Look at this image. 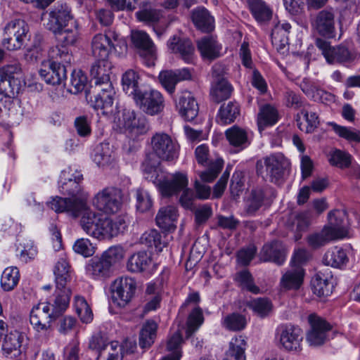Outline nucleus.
Wrapping results in <instances>:
<instances>
[{
	"label": "nucleus",
	"instance_id": "nucleus-33",
	"mask_svg": "<svg viewBox=\"0 0 360 360\" xmlns=\"http://www.w3.org/2000/svg\"><path fill=\"white\" fill-rule=\"evenodd\" d=\"M225 134L230 145L240 150L244 149L250 143L247 131L238 126L235 125L226 129Z\"/></svg>",
	"mask_w": 360,
	"mask_h": 360
},
{
	"label": "nucleus",
	"instance_id": "nucleus-55",
	"mask_svg": "<svg viewBox=\"0 0 360 360\" xmlns=\"http://www.w3.org/2000/svg\"><path fill=\"white\" fill-rule=\"evenodd\" d=\"M264 194L262 190L255 189L251 192L246 201L245 210L248 214H252L262 206Z\"/></svg>",
	"mask_w": 360,
	"mask_h": 360
},
{
	"label": "nucleus",
	"instance_id": "nucleus-8",
	"mask_svg": "<svg viewBox=\"0 0 360 360\" xmlns=\"http://www.w3.org/2000/svg\"><path fill=\"white\" fill-rule=\"evenodd\" d=\"M276 339L283 349L288 352H299L302 349L303 333L298 326L281 324L276 328Z\"/></svg>",
	"mask_w": 360,
	"mask_h": 360
},
{
	"label": "nucleus",
	"instance_id": "nucleus-27",
	"mask_svg": "<svg viewBox=\"0 0 360 360\" xmlns=\"http://www.w3.org/2000/svg\"><path fill=\"white\" fill-rule=\"evenodd\" d=\"M304 272L301 266H292L282 276L280 286L285 290H297L303 283Z\"/></svg>",
	"mask_w": 360,
	"mask_h": 360
},
{
	"label": "nucleus",
	"instance_id": "nucleus-24",
	"mask_svg": "<svg viewBox=\"0 0 360 360\" xmlns=\"http://www.w3.org/2000/svg\"><path fill=\"white\" fill-rule=\"evenodd\" d=\"M259 257L264 262H271L280 266L285 261L286 250L281 242L274 240L263 246Z\"/></svg>",
	"mask_w": 360,
	"mask_h": 360
},
{
	"label": "nucleus",
	"instance_id": "nucleus-28",
	"mask_svg": "<svg viewBox=\"0 0 360 360\" xmlns=\"http://www.w3.org/2000/svg\"><path fill=\"white\" fill-rule=\"evenodd\" d=\"M113 44L105 34H98L95 35L91 41V52L97 59H108Z\"/></svg>",
	"mask_w": 360,
	"mask_h": 360
},
{
	"label": "nucleus",
	"instance_id": "nucleus-53",
	"mask_svg": "<svg viewBox=\"0 0 360 360\" xmlns=\"http://www.w3.org/2000/svg\"><path fill=\"white\" fill-rule=\"evenodd\" d=\"M161 236L159 232L155 229L146 231L140 238L141 243L149 247H154L157 251H162L165 246L161 243Z\"/></svg>",
	"mask_w": 360,
	"mask_h": 360
},
{
	"label": "nucleus",
	"instance_id": "nucleus-30",
	"mask_svg": "<svg viewBox=\"0 0 360 360\" xmlns=\"http://www.w3.org/2000/svg\"><path fill=\"white\" fill-rule=\"evenodd\" d=\"M177 210L175 207L167 206L162 207L156 216L157 225L165 231L174 230L176 227L175 222L177 220Z\"/></svg>",
	"mask_w": 360,
	"mask_h": 360
},
{
	"label": "nucleus",
	"instance_id": "nucleus-34",
	"mask_svg": "<svg viewBox=\"0 0 360 360\" xmlns=\"http://www.w3.org/2000/svg\"><path fill=\"white\" fill-rule=\"evenodd\" d=\"M296 121L300 129L306 133L313 132L319 123L316 113L306 108L297 114Z\"/></svg>",
	"mask_w": 360,
	"mask_h": 360
},
{
	"label": "nucleus",
	"instance_id": "nucleus-49",
	"mask_svg": "<svg viewBox=\"0 0 360 360\" xmlns=\"http://www.w3.org/2000/svg\"><path fill=\"white\" fill-rule=\"evenodd\" d=\"M51 32L54 34L57 43L68 48L75 45L78 40L79 34L76 30L65 29V27Z\"/></svg>",
	"mask_w": 360,
	"mask_h": 360
},
{
	"label": "nucleus",
	"instance_id": "nucleus-16",
	"mask_svg": "<svg viewBox=\"0 0 360 360\" xmlns=\"http://www.w3.org/2000/svg\"><path fill=\"white\" fill-rule=\"evenodd\" d=\"M309 321L311 329L307 334V341L311 346H320L328 340L330 326L326 321L316 315H310Z\"/></svg>",
	"mask_w": 360,
	"mask_h": 360
},
{
	"label": "nucleus",
	"instance_id": "nucleus-64",
	"mask_svg": "<svg viewBox=\"0 0 360 360\" xmlns=\"http://www.w3.org/2000/svg\"><path fill=\"white\" fill-rule=\"evenodd\" d=\"M102 256L110 262L111 266L120 262L124 256V250L120 245L112 246L105 250Z\"/></svg>",
	"mask_w": 360,
	"mask_h": 360
},
{
	"label": "nucleus",
	"instance_id": "nucleus-4",
	"mask_svg": "<svg viewBox=\"0 0 360 360\" xmlns=\"http://www.w3.org/2000/svg\"><path fill=\"white\" fill-rule=\"evenodd\" d=\"M82 181H58V189L61 194L69 196L61 198L56 196L48 202L49 207L56 212H66L70 215H77L79 210L85 207L89 194L81 186Z\"/></svg>",
	"mask_w": 360,
	"mask_h": 360
},
{
	"label": "nucleus",
	"instance_id": "nucleus-20",
	"mask_svg": "<svg viewBox=\"0 0 360 360\" xmlns=\"http://www.w3.org/2000/svg\"><path fill=\"white\" fill-rule=\"evenodd\" d=\"M191 72L188 68L176 70H164L160 72L158 79L162 87L170 95L174 94L177 83L191 79Z\"/></svg>",
	"mask_w": 360,
	"mask_h": 360
},
{
	"label": "nucleus",
	"instance_id": "nucleus-11",
	"mask_svg": "<svg viewBox=\"0 0 360 360\" xmlns=\"http://www.w3.org/2000/svg\"><path fill=\"white\" fill-rule=\"evenodd\" d=\"M136 289L133 278L125 276L117 278L112 285V300L119 307H124L130 302Z\"/></svg>",
	"mask_w": 360,
	"mask_h": 360
},
{
	"label": "nucleus",
	"instance_id": "nucleus-43",
	"mask_svg": "<svg viewBox=\"0 0 360 360\" xmlns=\"http://www.w3.org/2000/svg\"><path fill=\"white\" fill-rule=\"evenodd\" d=\"M20 281V271L15 266L6 268L1 276L0 285L4 291L9 292L13 290Z\"/></svg>",
	"mask_w": 360,
	"mask_h": 360
},
{
	"label": "nucleus",
	"instance_id": "nucleus-21",
	"mask_svg": "<svg viewBox=\"0 0 360 360\" xmlns=\"http://www.w3.org/2000/svg\"><path fill=\"white\" fill-rule=\"evenodd\" d=\"M39 73L46 83L52 85L61 84L67 77L66 69L64 65L48 60L42 62Z\"/></svg>",
	"mask_w": 360,
	"mask_h": 360
},
{
	"label": "nucleus",
	"instance_id": "nucleus-37",
	"mask_svg": "<svg viewBox=\"0 0 360 360\" xmlns=\"http://www.w3.org/2000/svg\"><path fill=\"white\" fill-rule=\"evenodd\" d=\"M348 262L346 251L340 247L335 246L329 249L323 259V262L327 266L340 268Z\"/></svg>",
	"mask_w": 360,
	"mask_h": 360
},
{
	"label": "nucleus",
	"instance_id": "nucleus-62",
	"mask_svg": "<svg viewBox=\"0 0 360 360\" xmlns=\"http://www.w3.org/2000/svg\"><path fill=\"white\" fill-rule=\"evenodd\" d=\"M87 82V77L80 70H74L71 74L70 84L72 88L70 91L73 94H77L82 91Z\"/></svg>",
	"mask_w": 360,
	"mask_h": 360
},
{
	"label": "nucleus",
	"instance_id": "nucleus-39",
	"mask_svg": "<svg viewBox=\"0 0 360 360\" xmlns=\"http://www.w3.org/2000/svg\"><path fill=\"white\" fill-rule=\"evenodd\" d=\"M247 343L242 336L232 338L224 360H245Z\"/></svg>",
	"mask_w": 360,
	"mask_h": 360
},
{
	"label": "nucleus",
	"instance_id": "nucleus-38",
	"mask_svg": "<svg viewBox=\"0 0 360 360\" xmlns=\"http://www.w3.org/2000/svg\"><path fill=\"white\" fill-rule=\"evenodd\" d=\"M291 30L290 23L283 21H278L274 27L271 31V41L273 44L284 47L288 44V34Z\"/></svg>",
	"mask_w": 360,
	"mask_h": 360
},
{
	"label": "nucleus",
	"instance_id": "nucleus-46",
	"mask_svg": "<svg viewBox=\"0 0 360 360\" xmlns=\"http://www.w3.org/2000/svg\"><path fill=\"white\" fill-rule=\"evenodd\" d=\"M157 328V324L153 321H148L143 325L139 336V345L141 347H149L154 342Z\"/></svg>",
	"mask_w": 360,
	"mask_h": 360
},
{
	"label": "nucleus",
	"instance_id": "nucleus-7",
	"mask_svg": "<svg viewBox=\"0 0 360 360\" xmlns=\"http://www.w3.org/2000/svg\"><path fill=\"white\" fill-rule=\"evenodd\" d=\"M93 205L106 214L119 211L122 203V192L115 187H107L98 191L93 198Z\"/></svg>",
	"mask_w": 360,
	"mask_h": 360
},
{
	"label": "nucleus",
	"instance_id": "nucleus-44",
	"mask_svg": "<svg viewBox=\"0 0 360 360\" xmlns=\"http://www.w3.org/2000/svg\"><path fill=\"white\" fill-rule=\"evenodd\" d=\"M249 8L259 22L269 20L272 15V11L263 0H247Z\"/></svg>",
	"mask_w": 360,
	"mask_h": 360
},
{
	"label": "nucleus",
	"instance_id": "nucleus-6",
	"mask_svg": "<svg viewBox=\"0 0 360 360\" xmlns=\"http://www.w3.org/2000/svg\"><path fill=\"white\" fill-rule=\"evenodd\" d=\"M29 27L25 20L15 19L8 22L4 27L2 46L8 51L21 49L28 39Z\"/></svg>",
	"mask_w": 360,
	"mask_h": 360
},
{
	"label": "nucleus",
	"instance_id": "nucleus-41",
	"mask_svg": "<svg viewBox=\"0 0 360 360\" xmlns=\"http://www.w3.org/2000/svg\"><path fill=\"white\" fill-rule=\"evenodd\" d=\"M114 159V150L108 143H101L96 148L93 160L97 165L101 167L108 165Z\"/></svg>",
	"mask_w": 360,
	"mask_h": 360
},
{
	"label": "nucleus",
	"instance_id": "nucleus-58",
	"mask_svg": "<svg viewBox=\"0 0 360 360\" xmlns=\"http://www.w3.org/2000/svg\"><path fill=\"white\" fill-rule=\"evenodd\" d=\"M351 155L340 150L331 152L328 159L331 165L343 169L348 167L351 164Z\"/></svg>",
	"mask_w": 360,
	"mask_h": 360
},
{
	"label": "nucleus",
	"instance_id": "nucleus-1",
	"mask_svg": "<svg viewBox=\"0 0 360 360\" xmlns=\"http://www.w3.org/2000/svg\"><path fill=\"white\" fill-rule=\"evenodd\" d=\"M151 146L154 153L148 155L142 164L145 178L155 184L163 195L185 187L188 183L186 174L176 172L165 176L159 168L160 159L170 161L177 158V143L167 134L156 133L151 139Z\"/></svg>",
	"mask_w": 360,
	"mask_h": 360
},
{
	"label": "nucleus",
	"instance_id": "nucleus-63",
	"mask_svg": "<svg viewBox=\"0 0 360 360\" xmlns=\"http://www.w3.org/2000/svg\"><path fill=\"white\" fill-rule=\"evenodd\" d=\"M136 16L139 21L148 24H154L158 22L162 17L160 11L154 8H146L137 11Z\"/></svg>",
	"mask_w": 360,
	"mask_h": 360
},
{
	"label": "nucleus",
	"instance_id": "nucleus-18",
	"mask_svg": "<svg viewBox=\"0 0 360 360\" xmlns=\"http://www.w3.org/2000/svg\"><path fill=\"white\" fill-rule=\"evenodd\" d=\"M176 108L181 117L186 121H192L198 115V104L193 94L188 91L180 93L175 101Z\"/></svg>",
	"mask_w": 360,
	"mask_h": 360
},
{
	"label": "nucleus",
	"instance_id": "nucleus-35",
	"mask_svg": "<svg viewBox=\"0 0 360 360\" xmlns=\"http://www.w3.org/2000/svg\"><path fill=\"white\" fill-rule=\"evenodd\" d=\"M70 268L69 263L65 257L60 258L56 264L53 273L57 289L64 288L70 281Z\"/></svg>",
	"mask_w": 360,
	"mask_h": 360
},
{
	"label": "nucleus",
	"instance_id": "nucleus-60",
	"mask_svg": "<svg viewBox=\"0 0 360 360\" xmlns=\"http://www.w3.org/2000/svg\"><path fill=\"white\" fill-rule=\"evenodd\" d=\"M236 279L243 288L254 294H258L259 292V287L254 283L252 276L248 271L244 270L238 273Z\"/></svg>",
	"mask_w": 360,
	"mask_h": 360
},
{
	"label": "nucleus",
	"instance_id": "nucleus-51",
	"mask_svg": "<svg viewBox=\"0 0 360 360\" xmlns=\"http://www.w3.org/2000/svg\"><path fill=\"white\" fill-rule=\"evenodd\" d=\"M58 295L52 307L53 311L56 314L66 309L69 305L70 298L72 295L71 290L66 286L63 289H57Z\"/></svg>",
	"mask_w": 360,
	"mask_h": 360
},
{
	"label": "nucleus",
	"instance_id": "nucleus-40",
	"mask_svg": "<svg viewBox=\"0 0 360 360\" xmlns=\"http://www.w3.org/2000/svg\"><path fill=\"white\" fill-rule=\"evenodd\" d=\"M139 73L131 69L127 70L122 75V85L123 91L129 96H131L133 99L136 94H139L141 91L139 89Z\"/></svg>",
	"mask_w": 360,
	"mask_h": 360
},
{
	"label": "nucleus",
	"instance_id": "nucleus-5",
	"mask_svg": "<svg viewBox=\"0 0 360 360\" xmlns=\"http://www.w3.org/2000/svg\"><path fill=\"white\" fill-rule=\"evenodd\" d=\"M290 165L289 160L282 154H272L257 162V173L263 179H269L271 182L278 183L283 178Z\"/></svg>",
	"mask_w": 360,
	"mask_h": 360
},
{
	"label": "nucleus",
	"instance_id": "nucleus-2",
	"mask_svg": "<svg viewBox=\"0 0 360 360\" xmlns=\"http://www.w3.org/2000/svg\"><path fill=\"white\" fill-rule=\"evenodd\" d=\"M112 64L108 59H98L91 67L90 75L95 80L98 91L92 101V106L98 115L107 117L114 116L116 108L113 106L115 91L110 82Z\"/></svg>",
	"mask_w": 360,
	"mask_h": 360
},
{
	"label": "nucleus",
	"instance_id": "nucleus-10",
	"mask_svg": "<svg viewBox=\"0 0 360 360\" xmlns=\"http://www.w3.org/2000/svg\"><path fill=\"white\" fill-rule=\"evenodd\" d=\"M134 100L145 113L150 115L160 113L165 107L162 94L154 89L141 91L136 94Z\"/></svg>",
	"mask_w": 360,
	"mask_h": 360
},
{
	"label": "nucleus",
	"instance_id": "nucleus-59",
	"mask_svg": "<svg viewBox=\"0 0 360 360\" xmlns=\"http://www.w3.org/2000/svg\"><path fill=\"white\" fill-rule=\"evenodd\" d=\"M203 322L202 310L197 307L190 314L187 321L186 336L189 337L194 333Z\"/></svg>",
	"mask_w": 360,
	"mask_h": 360
},
{
	"label": "nucleus",
	"instance_id": "nucleus-14",
	"mask_svg": "<svg viewBox=\"0 0 360 360\" xmlns=\"http://www.w3.org/2000/svg\"><path fill=\"white\" fill-rule=\"evenodd\" d=\"M89 347L98 352L96 360H122V348L117 342L105 343L101 336H94L89 342Z\"/></svg>",
	"mask_w": 360,
	"mask_h": 360
},
{
	"label": "nucleus",
	"instance_id": "nucleus-57",
	"mask_svg": "<svg viewBox=\"0 0 360 360\" xmlns=\"http://www.w3.org/2000/svg\"><path fill=\"white\" fill-rule=\"evenodd\" d=\"M248 306L261 317L267 316L272 309V304L266 298L254 299L248 303Z\"/></svg>",
	"mask_w": 360,
	"mask_h": 360
},
{
	"label": "nucleus",
	"instance_id": "nucleus-45",
	"mask_svg": "<svg viewBox=\"0 0 360 360\" xmlns=\"http://www.w3.org/2000/svg\"><path fill=\"white\" fill-rule=\"evenodd\" d=\"M231 85L226 79L221 78L212 86L210 94L214 101L220 103L228 99L231 96Z\"/></svg>",
	"mask_w": 360,
	"mask_h": 360
},
{
	"label": "nucleus",
	"instance_id": "nucleus-9",
	"mask_svg": "<svg viewBox=\"0 0 360 360\" xmlns=\"http://www.w3.org/2000/svg\"><path fill=\"white\" fill-rule=\"evenodd\" d=\"M131 40L134 46L139 50V56L147 67L155 65L156 49L149 35L144 31L135 30L131 33Z\"/></svg>",
	"mask_w": 360,
	"mask_h": 360
},
{
	"label": "nucleus",
	"instance_id": "nucleus-61",
	"mask_svg": "<svg viewBox=\"0 0 360 360\" xmlns=\"http://www.w3.org/2000/svg\"><path fill=\"white\" fill-rule=\"evenodd\" d=\"M334 131L340 137L349 141L360 142V133L359 131L352 130L346 127L338 125L335 123H330Z\"/></svg>",
	"mask_w": 360,
	"mask_h": 360
},
{
	"label": "nucleus",
	"instance_id": "nucleus-3",
	"mask_svg": "<svg viewBox=\"0 0 360 360\" xmlns=\"http://www.w3.org/2000/svg\"><path fill=\"white\" fill-rule=\"evenodd\" d=\"M79 215L82 216L79 224L83 231L99 240L117 236L124 233L127 227V222L124 217H117L112 219L103 217L88 207L86 202L84 209L79 210L77 215L72 216L77 217Z\"/></svg>",
	"mask_w": 360,
	"mask_h": 360
},
{
	"label": "nucleus",
	"instance_id": "nucleus-42",
	"mask_svg": "<svg viewBox=\"0 0 360 360\" xmlns=\"http://www.w3.org/2000/svg\"><path fill=\"white\" fill-rule=\"evenodd\" d=\"M192 20L196 27L204 32H210L214 28V20L205 8H198L193 11Z\"/></svg>",
	"mask_w": 360,
	"mask_h": 360
},
{
	"label": "nucleus",
	"instance_id": "nucleus-32",
	"mask_svg": "<svg viewBox=\"0 0 360 360\" xmlns=\"http://www.w3.org/2000/svg\"><path fill=\"white\" fill-rule=\"evenodd\" d=\"M151 262L150 256L146 251H139L128 259L127 268L132 273L144 272L148 269Z\"/></svg>",
	"mask_w": 360,
	"mask_h": 360
},
{
	"label": "nucleus",
	"instance_id": "nucleus-26",
	"mask_svg": "<svg viewBox=\"0 0 360 360\" xmlns=\"http://www.w3.org/2000/svg\"><path fill=\"white\" fill-rule=\"evenodd\" d=\"M333 276L328 270L318 271L311 278V286L313 293L319 297L330 295L333 291L331 279Z\"/></svg>",
	"mask_w": 360,
	"mask_h": 360
},
{
	"label": "nucleus",
	"instance_id": "nucleus-52",
	"mask_svg": "<svg viewBox=\"0 0 360 360\" xmlns=\"http://www.w3.org/2000/svg\"><path fill=\"white\" fill-rule=\"evenodd\" d=\"M136 210L140 212H149L153 207V200L149 193L143 189L138 188L136 191Z\"/></svg>",
	"mask_w": 360,
	"mask_h": 360
},
{
	"label": "nucleus",
	"instance_id": "nucleus-36",
	"mask_svg": "<svg viewBox=\"0 0 360 360\" xmlns=\"http://www.w3.org/2000/svg\"><path fill=\"white\" fill-rule=\"evenodd\" d=\"M48 61L56 62L65 67V65L70 64L72 60V54L70 48L57 43L56 45L51 46L48 50Z\"/></svg>",
	"mask_w": 360,
	"mask_h": 360
},
{
	"label": "nucleus",
	"instance_id": "nucleus-19",
	"mask_svg": "<svg viewBox=\"0 0 360 360\" xmlns=\"http://www.w3.org/2000/svg\"><path fill=\"white\" fill-rule=\"evenodd\" d=\"M73 19L71 8L67 4H57L49 13L47 28L51 31L65 28Z\"/></svg>",
	"mask_w": 360,
	"mask_h": 360
},
{
	"label": "nucleus",
	"instance_id": "nucleus-47",
	"mask_svg": "<svg viewBox=\"0 0 360 360\" xmlns=\"http://www.w3.org/2000/svg\"><path fill=\"white\" fill-rule=\"evenodd\" d=\"M221 325L229 330L238 331L246 326L245 317L239 313H232L225 316L221 320Z\"/></svg>",
	"mask_w": 360,
	"mask_h": 360
},
{
	"label": "nucleus",
	"instance_id": "nucleus-48",
	"mask_svg": "<svg viewBox=\"0 0 360 360\" xmlns=\"http://www.w3.org/2000/svg\"><path fill=\"white\" fill-rule=\"evenodd\" d=\"M75 311L83 323H90L93 320V313L84 297L76 295L74 298Z\"/></svg>",
	"mask_w": 360,
	"mask_h": 360
},
{
	"label": "nucleus",
	"instance_id": "nucleus-50",
	"mask_svg": "<svg viewBox=\"0 0 360 360\" xmlns=\"http://www.w3.org/2000/svg\"><path fill=\"white\" fill-rule=\"evenodd\" d=\"M22 335L18 330L11 331L5 335L4 341L2 344L4 352L8 355L12 352L17 350L21 346Z\"/></svg>",
	"mask_w": 360,
	"mask_h": 360
},
{
	"label": "nucleus",
	"instance_id": "nucleus-22",
	"mask_svg": "<svg viewBox=\"0 0 360 360\" xmlns=\"http://www.w3.org/2000/svg\"><path fill=\"white\" fill-rule=\"evenodd\" d=\"M312 27L321 36L331 38L335 32V15L331 10L319 11L311 22Z\"/></svg>",
	"mask_w": 360,
	"mask_h": 360
},
{
	"label": "nucleus",
	"instance_id": "nucleus-54",
	"mask_svg": "<svg viewBox=\"0 0 360 360\" xmlns=\"http://www.w3.org/2000/svg\"><path fill=\"white\" fill-rule=\"evenodd\" d=\"M328 230V229L323 227L321 232L308 236L307 243L309 245L313 248H318L330 240H335Z\"/></svg>",
	"mask_w": 360,
	"mask_h": 360
},
{
	"label": "nucleus",
	"instance_id": "nucleus-23",
	"mask_svg": "<svg viewBox=\"0 0 360 360\" xmlns=\"http://www.w3.org/2000/svg\"><path fill=\"white\" fill-rule=\"evenodd\" d=\"M168 49L174 53L180 55L181 58L187 63L194 62L195 48L192 42L188 39H181L178 35H174L167 41Z\"/></svg>",
	"mask_w": 360,
	"mask_h": 360
},
{
	"label": "nucleus",
	"instance_id": "nucleus-25",
	"mask_svg": "<svg viewBox=\"0 0 360 360\" xmlns=\"http://www.w3.org/2000/svg\"><path fill=\"white\" fill-rule=\"evenodd\" d=\"M86 273L92 279L104 280L111 276L112 269L110 262L101 255L89 261L86 266Z\"/></svg>",
	"mask_w": 360,
	"mask_h": 360
},
{
	"label": "nucleus",
	"instance_id": "nucleus-12",
	"mask_svg": "<svg viewBox=\"0 0 360 360\" xmlns=\"http://www.w3.org/2000/svg\"><path fill=\"white\" fill-rule=\"evenodd\" d=\"M55 315L54 311H51V304L49 302H40L32 307L30 321L36 331L46 333L51 327Z\"/></svg>",
	"mask_w": 360,
	"mask_h": 360
},
{
	"label": "nucleus",
	"instance_id": "nucleus-13",
	"mask_svg": "<svg viewBox=\"0 0 360 360\" xmlns=\"http://www.w3.org/2000/svg\"><path fill=\"white\" fill-rule=\"evenodd\" d=\"M195 158L198 164L210 165L207 170L200 174V179L204 182L212 181L221 172L224 162L221 159H217L214 162H210L209 148L205 144L198 146L195 150Z\"/></svg>",
	"mask_w": 360,
	"mask_h": 360
},
{
	"label": "nucleus",
	"instance_id": "nucleus-15",
	"mask_svg": "<svg viewBox=\"0 0 360 360\" xmlns=\"http://www.w3.org/2000/svg\"><path fill=\"white\" fill-rule=\"evenodd\" d=\"M328 223L324 227L333 237L341 239L348 236L349 222L347 212L342 210H331L328 214Z\"/></svg>",
	"mask_w": 360,
	"mask_h": 360
},
{
	"label": "nucleus",
	"instance_id": "nucleus-29",
	"mask_svg": "<svg viewBox=\"0 0 360 360\" xmlns=\"http://www.w3.org/2000/svg\"><path fill=\"white\" fill-rule=\"evenodd\" d=\"M198 49L204 59L212 60L220 56L221 46L212 37H205L197 42Z\"/></svg>",
	"mask_w": 360,
	"mask_h": 360
},
{
	"label": "nucleus",
	"instance_id": "nucleus-17",
	"mask_svg": "<svg viewBox=\"0 0 360 360\" xmlns=\"http://www.w3.org/2000/svg\"><path fill=\"white\" fill-rule=\"evenodd\" d=\"M316 44L329 63L347 62L355 57L354 53L344 46L331 47L327 41L322 39H318Z\"/></svg>",
	"mask_w": 360,
	"mask_h": 360
},
{
	"label": "nucleus",
	"instance_id": "nucleus-31",
	"mask_svg": "<svg viewBox=\"0 0 360 360\" xmlns=\"http://www.w3.org/2000/svg\"><path fill=\"white\" fill-rule=\"evenodd\" d=\"M279 119L278 112L274 106L266 104L262 106L257 115V125L260 132L266 127L277 123Z\"/></svg>",
	"mask_w": 360,
	"mask_h": 360
},
{
	"label": "nucleus",
	"instance_id": "nucleus-56",
	"mask_svg": "<svg viewBox=\"0 0 360 360\" xmlns=\"http://www.w3.org/2000/svg\"><path fill=\"white\" fill-rule=\"evenodd\" d=\"M239 114V108L236 103H229L220 108L219 117L223 124L233 122Z\"/></svg>",
	"mask_w": 360,
	"mask_h": 360
}]
</instances>
